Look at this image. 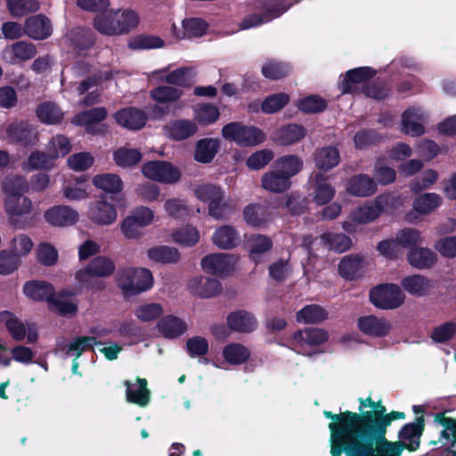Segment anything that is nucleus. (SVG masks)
I'll list each match as a JSON object with an SVG mask.
<instances>
[{
    "label": "nucleus",
    "mask_w": 456,
    "mask_h": 456,
    "mask_svg": "<svg viewBox=\"0 0 456 456\" xmlns=\"http://www.w3.org/2000/svg\"><path fill=\"white\" fill-rule=\"evenodd\" d=\"M192 71L189 67L178 68L165 77V82L180 87H190L193 84Z\"/></svg>",
    "instance_id": "63"
},
{
    "label": "nucleus",
    "mask_w": 456,
    "mask_h": 456,
    "mask_svg": "<svg viewBox=\"0 0 456 456\" xmlns=\"http://www.w3.org/2000/svg\"><path fill=\"white\" fill-rule=\"evenodd\" d=\"M419 117V110L408 108L402 115V130L411 136H419L425 133L424 126L415 121Z\"/></svg>",
    "instance_id": "50"
},
{
    "label": "nucleus",
    "mask_w": 456,
    "mask_h": 456,
    "mask_svg": "<svg viewBox=\"0 0 456 456\" xmlns=\"http://www.w3.org/2000/svg\"><path fill=\"white\" fill-rule=\"evenodd\" d=\"M138 389L133 390L131 388V382L129 380L124 381L126 386V397L128 403L137 404L141 407H145L151 400V392L148 389V382L146 379L137 377Z\"/></svg>",
    "instance_id": "35"
},
{
    "label": "nucleus",
    "mask_w": 456,
    "mask_h": 456,
    "mask_svg": "<svg viewBox=\"0 0 456 456\" xmlns=\"http://www.w3.org/2000/svg\"><path fill=\"white\" fill-rule=\"evenodd\" d=\"M98 344H102V342L95 337L77 336L69 344L64 346L61 351L68 356L78 359L84 352L94 350V346Z\"/></svg>",
    "instance_id": "36"
},
{
    "label": "nucleus",
    "mask_w": 456,
    "mask_h": 456,
    "mask_svg": "<svg viewBox=\"0 0 456 456\" xmlns=\"http://www.w3.org/2000/svg\"><path fill=\"white\" fill-rule=\"evenodd\" d=\"M442 198L432 192L419 195L413 201V208L421 215H427L434 211L441 205Z\"/></svg>",
    "instance_id": "59"
},
{
    "label": "nucleus",
    "mask_w": 456,
    "mask_h": 456,
    "mask_svg": "<svg viewBox=\"0 0 456 456\" xmlns=\"http://www.w3.org/2000/svg\"><path fill=\"white\" fill-rule=\"evenodd\" d=\"M262 186L268 191L281 193L290 188L291 181L275 168V170L269 171L262 176Z\"/></svg>",
    "instance_id": "37"
},
{
    "label": "nucleus",
    "mask_w": 456,
    "mask_h": 456,
    "mask_svg": "<svg viewBox=\"0 0 456 456\" xmlns=\"http://www.w3.org/2000/svg\"><path fill=\"white\" fill-rule=\"evenodd\" d=\"M116 269L112 259L105 256H97L89 261L87 265L80 269V275L91 274L99 278L111 276Z\"/></svg>",
    "instance_id": "28"
},
{
    "label": "nucleus",
    "mask_w": 456,
    "mask_h": 456,
    "mask_svg": "<svg viewBox=\"0 0 456 456\" xmlns=\"http://www.w3.org/2000/svg\"><path fill=\"white\" fill-rule=\"evenodd\" d=\"M310 181L314 186L313 200L316 205L323 206L330 203L336 194L333 185L329 183L328 177L322 172L312 174Z\"/></svg>",
    "instance_id": "19"
},
{
    "label": "nucleus",
    "mask_w": 456,
    "mask_h": 456,
    "mask_svg": "<svg viewBox=\"0 0 456 456\" xmlns=\"http://www.w3.org/2000/svg\"><path fill=\"white\" fill-rule=\"evenodd\" d=\"M321 240L330 250L343 253L352 246L351 238L345 233L324 232Z\"/></svg>",
    "instance_id": "52"
},
{
    "label": "nucleus",
    "mask_w": 456,
    "mask_h": 456,
    "mask_svg": "<svg viewBox=\"0 0 456 456\" xmlns=\"http://www.w3.org/2000/svg\"><path fill=\"white\" fill-rule=\"evenodd\" d=\"M386 413L387 408L380 400L374 402L370 411L362 412L346 410L337 414L324 411L325 418L332 420L328 425L330 444L379 430Z\"/></svg>",
    "instance_id": "1"
},
{
    "label": "nucleus",
    "mask_w": 456,
    "mask_h": 456,
    "mask_svg": "<svg viewBox=\"0 0 456 456\" xmlns=\"http://www.w3.org/2000/svg\"><path fill=\"white\" fill-rule=\"evenodd\" d=\"M164 44V40L158 36L140 34L129 40L128 47L132 50L158 49Z\"/></svg>",
    "instance_id": "62"
},
{
    "label": "nucleus",
    "mask_w": 456,
    "mask_h": 456,
    "mask_svg": "<svg viewBox=\"0 0 456 456\" xmlns=\"http://www.w3.org/2000/svg\"><path fill=\"white\" fill-rule=\"evenodd\" d=\"M222 136L241 147H254L266 140V134L259 127L238 121L224 125L222 127Z\"/></svg>",
    "instance_id": "5"
},
{
    "label": "nucleus",
    "mask_w": 456,
    "mask_h": 456,
    "mask_svg": "<svg viewBox=\"0 0 456 456\" xmlns=\"http://www.w3.org/2000/svg\"><path fill=\"white\" fill-rule=\"evenodd\" d=\"M346 191L356 197H369L376 193V181L365 174L352 175L346 182Z\"/></svg>",
    "instance_id": "22"
},
{
    "label": "nucleus",
    "mask_w": 456,
    "mask_h": 456,
    "mask_svg": "<svg viewBox=\"0 0 456 456\" xmlns=\"http://www.w3.org/2000/svg\"><path fill=\"white\" fill-rule=\"evenodd\" d=\"M172 236L176 243L185 247H192L200 240L199 231L191 224L180 227L173 232Z\"/></svg>",
    "instance_id": "64"
},
{
    "label": "nucleus",
    "mask_w": 456,
    "mask_h": 456,
    "mask_svg": "<svg viewBox=\"0 0 456 456\" xmlns=\"http://www.w3.org/2000/svg\"><path fill=\"white\" fill-rule=\"evenodd\" d=\"M195 196L208 205V215L216 220L228 219L236 209V203L225 193L221 186L203 183L194 190Z\"/></svg>",
    "instance_id": "3"
},
{
    "label": "nucleus",
    "mask_w": 456,
    "mask_h": 456,
    "mask_svg": "<svg viewBox=\"0 0 456 456\" xmlns=\"http://www.w3.org/2000/svg\"><path fill=\"white\" fill-rule=\"evenodd\" d=\"M261 72L267 79L279 80L289 76L290 67L288 63L269 60L263 65Z\"/></svg>",
    "instance_id": "60"
},
{
    "label": "nucleus",
    "mask_w": 456,
    "mask_h": 456,
    "mask_svg": "<svg viewBox=\"0 0 456 456\" xmlns=\"http://www.w3.org/2000/svg\"><path fill=\"white\" fill-rule=\"evenodd\" d=\"M377 74L371 67H358L347 70L344 78L338 82V89L342 94L359 93L358 85L367 84Z\"/></svg>",
    "instance_id": "10"
},
{
    "label": "nucleus",
    "mask_w": 456,
    "mask_h": 456,
    "mask_svg": "<svg viewBox=\"0 0 456 456\" xmlns=\"http://www.w3.org/2000/svg\"><path fill=\"white\" fill-rule=\"evenodd\" d=\"M44 217L51 225L63 227L74 224L78 219V214L69 206L58 205L47 209Z\"/></svg>",
    "instance_id": "20"
},
{
    "label": "nucleus",
    "mask_w": 456,
    "mask_h": 456,
    "mask_svg": "<svg viewBox=\"0 0 456 456\" xmlns=\"http://www.w3.org/2000/svg\"><path fill=\"white\" fill-rule=\"evenodd\" d=\"M407 261L415 269L429 270L436 265L437 256L432 249L419 245L408 251Z\"/></svg>",
    "instance_id": "24"
},
{
    "label": "nucleus",
    "mask_w": 456,
    "mask_h": 456,
    "mask_svg": "<svg viewBox=\"0 0 456 456\" xmlns=\"http://www.w3.org/2000/svg\"><path fill=\"white\" fill-rule=\"evenodd\" d=\"M27 188V183L21 176H14L6 179L4 183V191L6 193L4 200V207H7L11 211H14V200H20L23 203V208H27L30 204V200L22 195V192Z\"/></svg>",
    "instance_id": "14"
},
{
    "label": "nucleus",
    "mask_w": 456,
    "mask_h": 456,
    "mask_svg": "<svg viewBox=\"0 0 456 456\" xmlns=\"http://www.w3.org/2000/svg\"><path fill=\"white\" fill-rule=\"evenodd\" d=\"M8 140L14 144L28 147L34 146L38 141V133L36 127L28 121H15L6 128Z\"/></svg>",
    "instance_id": "9"
},
{
    "label": "nucleus",
    "mask_w": 456,
    "mask_h": 456,
    "mask_svg": "<svg viewBox=\"0 0 456 456\" xmlns=\"http://www.w3.org/2000/svg\"><path fill=\"white\" fill-rule=\"evenodd\" d=\"M234 256L228 253H213L201 259L204 272L218 276L228 275L234 267Z\"/></svg>",
    "instance_id": "12"
},
{
    "label": "nucleus",
    "mask_w": 456,
    "mask_h": 456,
    "mask_svg": "<svg viewBox=\"0 0 456 456\" xmlns=\"http://www.w3.org/2000/svg\"><path fill=\"white\" fill-rule=\"evenodd\" d=\"M361 91L368 98L383 100L390 94L391 86L385 80L378 78L364 84Z\"/></svg>",
    "instance_id": "61"
},
{
    "label": "nucleus",
    "mask_w": 456,
    "mask_h": 456,
    "mask_svg": "<svg viewBox=\"0 0 456 456\" xmlns=\"http://www.w3.org/2000/svg\"><path fill=\"white\" fill-rule=\"evenodd\" d=\"M307 134L305 127L299 124H288L277 129L274 141L279 145L289 146L302 141Z\"/></svg>",
    "instance_id": "25"
},
{
    "label": "nucleus",
    "mask_w": 456,
    "mask_h": 456,
    "mask_svg": "<svg viewBox=\"0 0 456 456\" xmlns=\"http://www.w3.org/2000/svg\"><path fill=\"white\" fill-rule=\"evenodd\" d=\"M157 328L164 338L173 339L182 336L187 330V324L181 318L170 314L160 318Z\"/></svg>",
    "instance_id": "32"
},
{
    "label": "nucleus",
    "mask_w": 456,
    "mask_h": 456,
    "mask_svg": "<svg viewBox=\"0 0 456 456\" xmlns=\"http://www.w3.org/2000/svg\"><path fill=\"white\" fill-rule=\"evenodd\" d=\"M93 184L96 188L111 194L120 192L124 186L120 176L110 173L96 175L93 178Z\"/></svg>",
    "instance_id": "45"
},
{
    "label": "nucleus",
    "mask_w": 456,
    "mask_h": 456,
    "mask_svg": "<svg viewBox=\"0 0 456 456\" xmlns=\"http://www.w3.org/2000/svg\"><path fill=\"white\" fill-rule=\"evenodd\" d=\"M328 338V332L319 328H305L293 335V339L297 344L311 346H320L325 343Z\"/></svg>",
    "instance_id": "39"
},
{
    "label": "nucleus",
    "mask_w": 456,
    "mask_h": 456,
    "mask_svg": "<svg viewBox=\"0 0 456 456\" xmlns=\"http://www.w3.org/2000/svg\"><path fill=\"white\" fill-rule=\"evenodd\" d=\"M387 432L374 431L330 444L331 456H400L406 444L391 442Z\"/></svg>",
    "instance_id": "2"
},
{
    "label": "nucleus",
    "mask_w": 456,
    "mask_h": 456,
    "mask_svg": "<svg viewBox=\"0 0 456 456\" xmlns=\"http://www.w3.org/2000/svg\"><path fill=\"white\" fill-rule=\"evenodd\" d=\"M258 7L262 9L261 12L248 14L243 19V29L271 21L282 15L289 8L285 6V0H258Z\"/></svg>",
    "instance_id": "7"
},
{
    "label": "nucleus",
    "mask_w": 456,
    "mask_h": 456,
    "mask_svg": "<svg viewBox=\"0 0 456 456\" xmlns=\"http://www.w3.org/2000/svg\"><path fill=\"white\" fill-rule=\"evenodd\" d=\"M113 118L118 125L128 130H140L147 121L146 113L134 107L123 108L115 112Z\"/></svg>",
    "instance_id": "18"
},
{
    "label": "nucleus",
    "mask_w": 456,
    "mask_h": 456,
    "mask_svg": "<svg viewBox=\"0 0 456 456\" xmlns=\"http://www.w3.org/2000/svg\"><path fill=\"white\" fill-rule=\"evenodd\" d=\"M297 107L305 114H314L323 112L328 107V102L318 94H310L298 99Z\"/></svg>",
    "instance_id": "56"
},
{
    "label": "nucleus",
    "mask_w": 456,
    "mask_h": 456,
    "mask_svg": "<svg viewBox=\"0 0 456 456\" xmlns=\"http://www.w3.org/2000/svg\"><path fill=\"white\" fill-rule=\"evenodd\" d=\"M199 128L195 121L187 118L172 119L163 126L167 137L181 142L197 134Z\"/></svg>",
    "instance_id": "13"
},
{
    "label": "nucleus",
    "mask_w": 456,
    "mask_h": 456,
    "mask_svg": "<svg viewBox=\"0 0 456 456\" xmlns=\"http://www.w3.org/2000/svg\"><path fill=\"white\" fill-rule=\"evenodd\" d=\"M404 299L401 288L394 283L379 284L370 291V302L379 309H396L403 304Z\"/></svg>",
    "instance_id": "6"
},
{
    "label": "nucleus",
    "mask_w": 456,
    "mask_h": 456,
    "mask_svg": "<svg viewBox=\"0 0 456 456\" xmlns=\"http://www.w3.org/2000/svg\"><path fill=\"white\" fill-rule=\"evenodd\" d=\"M183 95L182 89L171 86H159L150 92L151 98L160 104L174 103Z\"/></svg>",
    "instance_id": "46"
},
{
    "label": "nucleus",
    "mask_w": 456,
    "mask_h": 456,
    "mask_svg": "<svg viewBox=\"0 0 456 456\" xmlns=\"http://www.w3.org/2000/svg\"><path fill=\"white\" fill-rule=\"evenodd\" d=\"M55 159H57V154L53 155L48 151L45 152L37 150L29 154L26 165L28 170H50L53 167Z\"/></svg>",
    "instance_id": "47"
},
{
    "label": "nucleus",
    "mask_w": 456,
    "mask_h": 456,
    "mask_svg": "<svg viewBox=\"0 0 456 456\" xmlns=\"http://www.w3.org/2000/svg\"><path fill=\"white\" fill-rule=\"evenodd\" d=\"M117 282L124 296L132 297L149 290L153 276L146 268L127 267L118 271Z\"/></svg>",
    "instance_id": "4"
},
{
    "label": "nucleus",
    "mask_w": 456,
    "mask_h": 456,
    "mask_svg": "<svg viewBox=\"0 0 456 456\" xmlns=\"http://www.w3.org/2000/svg\"><path fill=\"white\" fill-rule=\"evenodd\" d=\"M114 200V196L108 197L106 195H101L89 208V219L93 223L100 225L112 224L117 218V210L112 203Z\"/></svg>",
    "instance_id": "11"
},
{
    "label": "nucleus",
    "mask_w": 456,
    "mask_h": 456,
    "mask_svg": "<svg viewBox=\"0 0 456 456\" xmlns=\"http://www.w3.org/2000/svg\"><path fill=\"white\" fill-rule=\"evenodd\" d=\"M227 327L231 332L251 333L258 326L255 315L246 310H237L230 313L226 317Z\"/></svg>",
    "instance_id": "15"
},
{
    "label": "nucleus",
    "mask_w": 456,
    "mask_h": 456,
    "mask_svg": "<svg viewBox=\"0 0 456 456\" xmlns=\"http://www.w3.org/2000/svg\"><path fill=\"white\" fill-rule=\"evenodd\" d=\"M142 155L137 149L120 147L113 152V159L117 166L127 168L137 165Z\"/></svg>",
    "instance_id": "51"
},
{
    "label": "nucleus",
    "mask_w": 456,
    "mask_h": 456,
    "mask_svg": "<svg viewBox=\"0 0 456 456\" xmlns=\"http://www.w3.org/2000/svg\"><path fill=\"white\" fill-rule=\"evenodd\" d=\"M220 148L217 138H202L197 141L194 150V159L202 164L213 161Z\"/></svg>",
    "instance_id": "33"
},
{
    "label": "nucleus",
    "mask_w": 456,
    "mask_h": 456,
    "mask_svg": "<svg viewBox=\"0 0 456 456\" xmlns=\"http://www.w3.org/2000/svg\"><path fill=\"white\" fill-rule=\"evenodd\" d=\"M142 175L153 181L174 183L180 180L181 172L172 163L164 160H152L142 167Z\"/></svg>",
    "instance_id": "8"
},
{
    "label": "nucleus",
    "mask_w": 456,
    "mask_h": 456,
    "mask_svg": "<svg viewBox=\"0 0 456 456\" xmlns=\"http://www.w3.org/2000/svg\"><path fill=\"white\" fill-rule=\"evenodd\" d=\"M25 35L34 40H45L53 34L50 19L44 14L32 15L26 19Z\"/></svg>",
    "instance_id": "16"
},
{
    "label": "nucleus",
    "mask_w": 456,
    "mask_h": 456,
    "mask_svg": "<svg viewBox=\"0 0 456 456\" xmlns=\"http://www.w3.org/2000/svg\"><path fill=\"white\" fill-rule=\"evenodd\" d=\"M107 110L104 107H95L77 114L72 123L78 126H86V131L95 134L93 125L103 121L107 118Z\"/></svg>",
    "instance_id": "38"
},
{
    "label": "nucleus",
    "mask_w": 456,
    "mask_h": 456,
    "mask_svg": "<svg viewBox=\"0 0 456 456\" xmlns=\"http://www.w3.org/2000/svg\"><path fill=\"white\" fill-rule=\"evenodd\" d=\"M7 8L13 18H21L39 10L40 4L37 0H7Z\"/></svg>",
    "instance_id": "55"
},
{
    "label": "nucleus",
    "mask_w": 456,
    "mask_h": 456,
    "mask_svg": "<svg viewBox=\"0 0 456 456\" xmlns=\"http://www.w3.org/2000/svg\"><path fill=\"white\" fill-rule=\"evenodd\" d=\"M358 329L365 335L373 338L386 337L390 330V323L375 315L362 316L357 321Z\"/></svg>",
    "instance_id": "23"
},
{
    "label": "nucleus",
    "mask_w": 456,
    "mask_h": 456,
    "mask_svg": "<svg viewBox=\"0 0 456 456\" xmlns=\"http://www.w3.org/2000/svg\"><path fill=\"white\" fill-rule=\"evenodd\" d=\"M148 257L156 262L162 264L176 263L180 259L179 251L169 246H155L147 250Z\"/></svg>",
    "instance_id": "49"
},
{
    "label": "nucleus",
    "mask_w": 456,
    "mask_h": 456,
    "mask_svg": "<svg viewBox=\"0 0 456 456\" xmlns=\"http://www.w3.org/2000/svg\"><path fill=\"white\" fill-rule=\"evenodd\" d=\"M95 35L90 29L77 28L70 36V45L80 54L88 51L95 45Z\"/></svg>",
    "instance_id": "48"
},
{
    "label": "nucleus",
    "mask_w": 456,
    "mask_h": 456,
    "mask_svg": "<svg viewBox=\"0 0 456 456\" xmlns=\"http://www.w3.org/2000/svg\"><path fill=\"white\" fill-rule=\"evenodd\" d=\"M328 318V312L319 305H307L296 314V320L299 323H321Z\"/></svg>",
    "instance_id": "43"
},
{
    "label": "nucleus",
    "mask_w": 456,
    "mask_h": 456,
    "mask_svg": "<svg viewBox=\"0 0 456 456\" xmlns=\"http://www.w3.org/2000/svg\"><path fill=\"white\" fill-rule=\"evenodd\" d=\"M212 240L220 248L231 249L239 244L240 236L232 226L223 225L214 232Z\"/></svg>",
    "instance_id": "40"
},
{
    "label": "nucleus",
    "mask_w": 456,
    "mask_h": 456,
    "mask_svg": "<svg viewBox=\"0 0 456 456\" xmlns=\"http://www.w3.org/2000/svg\"><path fill=\"white\" fill-rule=\"evenodd\" d=\"M243 219L248 226L264 227L271 219L270 208L260 203L248 204L243 209Z\"/></svg>",
    "instance_id": "26"
},
{
    "label": "nucleus",
    "mask_w": 456,
    "mask_h": 456,
    "mask_svg": "<svg viewBox=\"0 0 456 456\" xmlns=\"http://www.w3.org/2000/svg\"><path fill=\"white\" fill-rule=\"evenodd\" d=\"M22 292L26 297L35 302H46L47 305L55 296L54 286L41 280H30L24 283Z\"/></svg>",
    "instance_id": "17"
},
{
    "label": "nucleus",
    "mask_w": 456,
    "mask_h": 456,
    "mask_svg": "<svg viewBox=\"0 0 456 456\" xmlns=\"http://www.w3.org/2000/svg\"><path fill=\"white\" fill-rule=\"evenodd\" d=\"M363 257L360 255H347L338 264V273L348 281L355 280L360 275Z\"/></svg>",
    "instance_id": "41"
},
{
    "label": "nucleus",
    "mask_w": 456,
    "mask_h": 456,
    "mask_svg": "<svg viewBox=\"0 0 456 456\" xmlns=\"http://www.w3.org/2000/svg\"><path fill=\"white\" fill-rule=\"evenodd\" d=\"M314 162L320 171H330L339 164V151L338 148L334 146L318 148L314 153Z\"/></svg>",
    "instance_id": "29"
},
{
    "label": "nucleus",
    "mask_w": 456,
    "mask_h": 456,
    "mask_svg": "<svg viewBox=\"0 0 456 456\" xmlns=\"http://www.w3.org/2000/svg\"><path fill=\"white\" fill-rule=\"evenodd\" d=\"M401 285L405 291L416 297L427 296L431 288V281L424 275L413 274L402 279Z\"/></svg>",
    "instance_id": "34"
},
{
    "label": "nucleus",
    "mask_w": 456,
    "mask_h": 456,
    "mask_svg": "<svg viewBox=\"0 0 456 456\" xmlns=\"http://www.w3.org/2000/svg\"><path fill=\"white\" fill-rule=\"evenodd\" d=\"M208 23L200 18H189L183 20V35H176L177 39L200 37L206 34Z\"/></svg>",
    "instance_id": "57"
},
{
    "label": "nucleus",
    "mask_w": 456,
    "mask_h": 456,
    "mask_svg": "<svg viewBox=\"0 0 456 456\" xmlns=\"http://www.w3.org/2000/svg\"><path fill=\"white\" fill-rule=\"evenodd\" d=\"M249 257L256 264L261 261V255L268 252L273 248V241L270 237L263 234L252 235L249 240Z\"/></svg>",
    "instance_id": "54"
},
{
    "label": "nucleus",
    "mask_w": 456,
    "mask_h": 456,
    "mask_svg": "<svg viewBox=\"0 0 456 456\" xmlns=\"http://www.w3.org/2000/svg\"><path fill=\"white\" fill-rule=\"evenodd\" d=\"M383 211L384 207L378 197L373 203L359 207L353 218L360 224H367L378 218Z\"/></svg>",
    "instance_id": "53"
},
{
    "label": "nucleus",
    "mask_w": 456,
    "mask_h": 456,
    "mask_svg": "<svg viewBox=\"0 0 456 456\" xmlns=\"http://www.w3.org/2000/svg\"><path fill=\"white\" fill-rule=\"evenodd\" d=\"M35 113L38 120L45 125H60L64 119V112L61 107L50 101L39 103Z\"/></svg>",
    "instance_id": "31"
},
{
    "label": "nucleus",
    "mask_w": 456,
    "mask_h": 456,
    "mask_svg": "<svg viewBox=\"0 0 456 456\" xmlns=\"http://www.w3.org/2000/svg\"><path fill=\"white\" fill-rule=\"evenodd\" d=\"M304 162L297 155H285L278 158L274 167L290 181L291 177L297 175L303 168Z\"/></svg>",
    "instance_id": "44"
},
{
    "label": "nucleus",
    "mask_w": 456,
    "mask_h": 456,
    "mask_svg": "<svg viewBox=\"0 0 456 456\" xmlns=\"http://www.w3.org/2000/svg\"><path fill=\"white\" fill-rule=\"evenodd\" d=\"M74 293L67 289H61L58 292L55 291L53 296L48 304V308L52 312H56L61 316H69L77 314L78 306L77 304L70 301L63 300L67 297H71Z\"/></svg>",
    "instance_id": "30"
},
{
    "label": "nucleus",
    "mask_w": 456,
    "mask_h": 456,
    "mask_svg": "<svg viewBox=\"0 0 456 456\" xmlns=\"http://www.w3.org/2000/svg\"><path fill=\"white\" fill-rule=\"evenodd\" d=\"M116 13H102L94 19V28L107 36L120 35Z\"/></svg>",
    "instance_id": "58"
},
{
    "label": "nucleus",
    "mask_w": 456,
    "mask_h": 456,
    "mask_svg": "<svg viewBox=\"0 0 456 456\" xmlns=\"http://www.w3.org/2000/svg\"><path fill=\"white\" fill-rule=\"evenodd\" d=\"M250 355L251 353L247 346L236 342L226 345L223 350L224 359L232 365L245 363Z\"/></svg>",
    "instance_id": "42"
},
{
    "label": "nucleus",
    "mask_w": 456,
    "mask_h": 456,
    "mask_svg": "<svg viewBox=\"0 0 456 456\" xmlns=\"http://www.w3.org/2000/svg\"><path fill=\"white\" fill-rule=\"evenodd\" d=\"M425 429L424 416H419L414 422L404 424L398 433V436L403 440H409L410 444L406 448L414 452L419 447V437Z\"/></svg>",
    "instance_id": "27"
},
{
    "label": "nucleus",
    "mask_w": 456,
    "mask_h": 456,
    "mask_svg": "<svg viewBox=\"0 0 456 456\" xmlns=\"http://www.w3.org/2000/svg\"><path fill=\"white\" fill-rule=\"evenodd\" d=\"M191 293L202 298H209L222 292L221 282L214 278L199 276L190 279L188 282Z\"/></svg>",
    "instance_id": "21"
}]
</instances>
